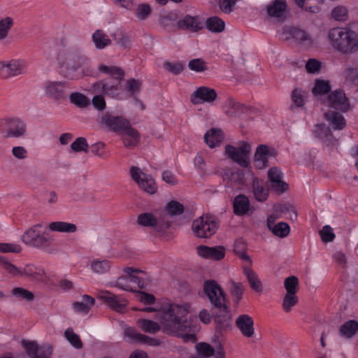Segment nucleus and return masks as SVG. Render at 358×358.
Segmentation results:
<instances>
[{"instance_id":"7","label":"nucleus","mask_w":358,"mask_h":358,"mask_svg":"<svg viewBox=\"0 0 358 358\" xmlns=\"http://www.w3.org/2000/svg\"><path fill=\"white\" fill-rule=\"evenodd\" d=\"M99 70L103 73L109 74L113 78V81L105 82L104 94L113 98L117 97L120 94V81L122 79L124 73L123 70L117 66H108L101 64Z\"/></svg>"},{"instance_id":"52","label":"nucleus","mask_w":358,"mask_h":358,"mask_svg":"<svg viewBox=\"0 0 358 358\" xmlns=\"http://www.w3.org/2000/svg\"><path fill=\"white\" fill-rule=\"evenodd\" d=\"M244 288L241 282H231L230 292L234 298V302L238 304L242 299Z\"/></svg>"},{"instance_id":"55","label":"nucleus","mask_w":358,"mask_h":358,"mask_svg":"<svg viewBox=\"0 0 358 358\" xmlns=\"http://www.w3.org/2000/svg\"><path fill=\"white\" fill-rule=\"evenodd\" d=\"M151 14V8L148 4H139L135 10L136 17L140 20H146Z\"/></svg>"},{"instance_id":"37","label":"nucleus","mask_w":358,"mask_h":358,"mask_svg":"<svg viewBox=\"0 0 358 358\" xmlns=\"http://www.w3.org/2000/svg\"><path fill=\"white\" fill-rule=\"evenodd\" d=\"M331 90V87L328 80L316 79L312 92L314 96H322L328 94Z\"/></svg>"},{"instance_id":"16","label":"nucleus","mask_w":358,"mask_h":358,"mask_svg":"<svg viewBox=\"0 0 358 358\" xmlns=\"http://www.w3.org/2000/svg\"><path fill=\"white\" fill-rule=\"evenodd\" d=\"M97 297L117 312H122L127 306V301L125 299L109 291H100Z\"/></svg>"},{"instance_id":"38","label":"nucleus","mask_w":358,"mask_h":358,"mask_svg":"<svg viewBox=\"0 0 358 358\" xmlns=\"http://www.w3.org/2000/svg\"><path fill=\"white\" fill-rule=\"evenodd\" d=\"M358 330V322L351 320L344 323L340 328L341 336L350 338H352Z\"/></svg>"},{"instance_id":"30","label":"nucleus","mask_w":358,"mask_h":358,"mask_svg":"<svg viewBox=\"0 0 358 358\" xmlns=\"http://www.w3.org/2000/svg\"><path fill=\"white\" fill-rule=\"evenodd\" d=\"M250 208L248 198L243 194L236 196L234 201V211L238 215H243L248 213Z\"/></svg>"},{"instance_id":"22","label":"nucleus","mask_w":358,"mask_h":358,"mask_svg":"<svg viewBox=\"0 0 358 358\" xmlns=\"http://www.w3.org/2000/svg\"><path fill=\"white\" fill-rule=\"evenodd\" d=\"M236 325L241 334L246 338L252 337L255 334L253 319L248 315H239L236 320Z\"/></svg>"},{"instance_id":"24","label":"nucleus","mask_w":358,"mask_h":358,"mask_svg":"<svg viewBox=\"0 0 358 358\" xmlns=\"http://www.w3.org/2000/svg\"><path fill=\"white\" fill-rule=\"evenodd\" d=\"M273 155L267 145L263 144L258 145L254 156L255 166L259 169L266 167L268 166V157Z\"/></svg>"},{"instance_id":"21","label":"nucleus","mask_w":358,"mask_h":358,"mask_svg":"<svg viewBox=\"0 0 358 358\" xmlns=\"http://www.w3.org/2000/svg\"><path fill=\"white\" fill-rule=\"evenodd\" d=\"M313 134L315 138L320 139L326 145H332L337 142V140L333 136L331 129L324 123L315 124Z\"/></svg>"},{"instance_id":"26","label":"nucleus","mask_w":358,"mask_h":358,"mask_svg":"<svg viewBox=\"0 0 358 358\" xmlns=\"http://www.w3.org/2000/svg\"><path fill=\"white\" fill-rule=\"evenodd\" d=\"M177 24L180 29H188L193 32L198 31L203 28L198 17H193L189 15H187L182 20H179Z\"/></svg>"},{"instance_id":"44","label":"nucleus","mask_w":358,"mask_h":358,"mask_svg":"<svg viewBox=\"0 0 358 358\" xmlns=\"http://www.w3.org/2000/svg\"><path fill=\"white\" fill-rule=\"evenodd\" d=\"M41 227V224H36L32 228L28 229L22 236V241L30 245H33L36 238L39 234L40 231H38V228Z\"/></svg>"},{"instance_id":"33","label":"nucleus","mask_w":358,"mask_h":358,"mask_svg":"<svg viewBox=\"0 0 358 358\" xmlns=\"http://www.w3.org/2000/svg\"><path fill=\"white\" fill-rule=\"evenodd\" d=\"M124 335L129 338L131 341L139 343H147L152 345L155 342V339L150 338L148 336L137 332L135 329L129 327L127 328L124 331Z\"/></svg>"},{"instance_id":"42","label":"nucleus","mask_w":358,"mask_h":358,"mask_svg":"<svg viewBox=\"0 0 358 358\" xmlns=\"http://www.w3.org/2000/svg\"><path fill=\"white\" fill-rule=\"evenodd\" d=\"M64 337L74 348L80 350L83 348V343L80 336L74 332L71 327L66 329Z\"/></svg>"},{"instance_id":"39","label":"nucleus","mask_w":358,"mask_h":358,"mask_svg":"<svg viewBox=\"0 0 358 358\" xmlns=\"http://www.w3.org/2000/svg\"><path fill=\"white\" fill-rule=\"evenodd\" d=\"M224 22L219 17H210L206 20V27L211 32H222L224 31Z\"/></svg>"},{"instance_id":"9","label":"nucleus","mask_w":358,"mask_h":358,"mask_svg":"<svg viewBox=\"0 0 358 358\" xmlns=\"http://www.w3.org/2000/svg\"><path fill=\"white\" fill-rule=\"evenodd\" d=\"M1 132L6 138H18L27 134L26 124L18 118L3 119L0 122Z\"/></svg>"},{"instance_id":"3","label":"nucleus","mask_w":358,"mask_h":358,"mask_svg":"<svg viewBox=\"0 0 358 358\" xmlns=\"http://www.w3.org/2000/svg\"><path fill=\"white\" fill-rule=\"evenodd\" d=\"M330 45L344 55L358 51V34L348 27H335L328 32Z\"/></svg>"},{"instance_id":"34","label":"nucleus","mask_w":358,"mask_h":358,"mask_svg":"<svg viewBox=\"0 0 358 358\" xmlns=\"http://www.w3.org/2000/svg\"><path fill=\"white\" fill-rule=\"evenodd\" d=\"M273 210L277 218L280 217L283 214H289L291 220L296 219V211L294 206L289 203L275 204L273 206Z\"/></svg>"},{"instance_id":"10","label":"nucleus","mask_w":358,"mask_h":358,"mask_svg":"<svg viewBox=\"0 0 358 358\" xmlns=\"http://www.w3.org/2000/svg\"><path fill=\"white\" fill-rule=\"evenodd\" d=\"M192 227L197 237L207 238L215 233L217 224L211 217L201 216L193 222Z\"/></svg>"},{"instance_id":"6","label":"nucleus","mask_w":358,"mask_h":358,"mask_svg":"<svg viewBox=\"0 0 358 358\" xmlns=\"http://www.w3.org/2000/svg\"><path fill=\"white\" fill-rule=\"evenodd\" d=\"M250 144L241 141L238 146L227 145L225 146V155L229 159L243 168H248L250 164Z\"/></svg>"},{"instance_id":"64","label":"nucleus","mask_w":358,"mask_h":358,"mask_svg":"<svg viewBox=\"0 0 358 358\" xmlns=\"http://www.w3.org/2000/svg\"><path fill=\"white\" fill-rule=\"evenodd\" d=\"M52 241V238H50L49 236H48L45 234H39L38 235L37 238H36V241H34L32 246H35L37 248H45V247H48L50 244V243Z\"/></svg>"},{"instance_id":"11","label":"nucleus","mask_w":358,"mask_h":358,"mask_svg":"<svg viewBox=\"0 0 358 358\" xmlns=\"http://www.w3.org/2000/svg\"><path fill=\"white\" fill-rule=\"evenodd\" d=\"M132 179L138 185L139 187L145 192L153 194L157 190V186L150 175L143 173L138 167L132 166L130 169Z\"/></svg>"},{"instance_id":"2","label":"nucleus","mask_w":358,"mask_h":358,"mask_svg":"<svg viewBox=\"0 0 358 358\" xmlns=\"http://www.w3.org/2000/svg\"><path fill=\"white\" fill-rule=\"evenodd\" d=\"M203 291L212 305V314L215 322L227 324L231 318L230 311L226 305V294L221 287L213 280H207Z\"/></svg>"},{"instance_id":"1","label":"nucleus","mask_w":358,"mask_h":358,"mask_svg":"<svg viewBox=\"0 0 358 358\" xmlns=\"http://www.w3.org/2000/svg\"><path fill=\"white\" fill-rule=\"evenodd\" d=\"M189 309L188 304L184 306L170 304L163 308L157 315L156 318L160 322L161 327L158 323L147 319H139L137 324L146 333L156 334L162 327L163 331L166 334H178L185 341H194L195 335L188 333L190 329L187 321Z\"/></svg>"},{"instance_id":"14","label":"nucleus","mask_w":358,"mask_h":358,"mask_svg":"<svg viewBox=\"0 0 358 358\" xmlns=\"http://www.w3.org/2000/svg\"><path fill=\"white\" fill-rule=\"evenodd\" d=\"M24 73V64L22 61L12 59L8 62H0V77L8 78Z\"/></svg>"},{"instance_id":"43","label":"nucleus","mask_w":358,"mask_h":358,"mask_svg":"<svg viewBox=\"0 0 358 358\" xmlns=\"http://www.w3.org/2000/svg\"><path fill=\"white\" fill-rule=\"evenodd\" d=\"M72 103L79 108H86L90 104V99L83 94L80 92H73L69 96Z\"/></svg>"},{"instance_id":"19","label":"nucleus","mask_w":358,"mask_h":358,"mask_svg":"<svg viewBox=\"0 0 358 358\" xmlns=\"http://www.w3.org/2000/svg\"><path fill=\"white\" fill-rule=\"evenodd\" d=\"M268 176L271 183V188L278 194H282L288 189V185L282 181V173L277 167H272L268 170Z\"/></svg>"},{"instance_id":"35","label":"nucleus","mask_w":358,"mask_h":358,"mask_svg":"<svg viewBox=\"0 0 358 358\" xmlns=\"http://www.w3.org/2000/svg\"><path fill=\"white\" fill-rule=\"evenodd\" d=\"M49 229L53 231L73 233L77 231V227L73 223L65 222H53L49 224Z\"/></svg>"},{"instance_id":"32","label":"nucleus","mask_w":358,"mask_h":358,"mask_svg":"<svg viewBox=\"0 0 358 358\" xmlns=\"http://www.w3.org/2000/svg\"><path fill=\"white\" fill-rule=\"evenodd\" d=\"M204 139L210 148H214L223 139L222 131L220 129L213 128L206 133Z\"/></svg>"},{"instance_id":"29","label":"nucleus","mask_w":358,"mask_h":358,"mask_svg":"<svg viewBox=\"0 0 358 358\" xmlns=\"http://www.w3.org/2000/svg\"><path fill=\"white\" fill-rule=\"evenodd\" d=\"M252 192L255 199L259 201H264L268 196V189L264 187V182L257 178L252 180Z\"/></svg>"},{"instance_id":"31","label":"nucleus","mask_w":358,"mask_h":358,"mask_svg":"<svg viewBox=\"0 0 358 358\" xmlns=\"http://www.w3.org/2000/svg\"><path fill=\"white\" fill-rule=\"evenodd\" d=\"M95 300L92 296L85 294L81 301H76L73 303V308L77 313L87 314L91 308L94 305Z\"/></svg>"},{"instance_id":"15","label":"nucleus","mask_w":358,"mask_h":358,"mask_svg":"<svg viewBox=\"0 0 358 358\" xmlns=\"http://www.w3.org/2000/svg\"><path fill=\"white\" fill-rule=\"evenodd\" d=\"M68 89L67 83L62 81H48L45 85L46 95L54 100L66 98Z\"/></svg>"},{"instance_id":"49","label":"nucleus","mask_w":358,"mask_h":358,"mask_svg":"<svg viewBox=\"0 0 358 358\" xmlns=\"http://www.w3.org/2000/svg\"><path fill=\"white\" fill-rule=\"evenodd\" d=\"M13 25V20L6 17L0 20V41L5 39Z\"/></svg>"},{"instance_id":"58","label":"nucleus","mask_w":358,"mask_h":358,"mask_svg":"<svg viewBox=\"0 0 358 358\" xmlns=\"http://www.w3.org/2000/svg\"><path fill=\"white\" fill-rule=\"evenodd\" d=\"M188 67L194 71L202 72L207 70L206 63L201 59H194L189 62Z\"/></svg>"},{"instance_id":"40","label":"nucleus","mask_w":358,"mask_h":358,"mask_svg":"<svg viewBox=\"0 0 358 358\" xmlns=\"http://www.w3.org/2000/svg\"><path fill=\"white\" fill-rule=\"evenodd\" d=\"M137 223L145 227H157V220L151 213H143L138 215Z\"/></svg>"},{"instance_id":"53","label":"nucleus","mask_w":358,"mask_h":358,"mask_svg":"<svg viewBox=\"0 0 358 358\" xmlns=\"http://www.w3.org/2000/svg\"><path fill=\"white\" fill-rule=\"evenodd\" d=\"M345 82L349 85L358 86V70L357 68H348L344 72Z\"/></svg>"},{"instance_id":"61","label":"nucleus","mask_w":358,"mask_h":358,"mask_svg":"<svg viewBox=\"0 0 358 358\" xmlns=\"http://www.w3.org/2000/svg\"><path fill=\"white\" fill-rule=\"evenodd\" d=\"M331 15L337 21H345L347 19L348 10L344 6L335 7L331 12Z\"/></svg>"},{"instance_id":"12","label":"nucleus","mask_w":358,"mask_h":358,"mask_svg":"<svg viewBox=\"0 0 358 358\" xmlns=\"http://www.w3.org/2000/svg\"><path fill=\"white\" fill-rule=\"evenodd\" d=\"M284 33L289 34L298 44L306 48H312L314 45V38L304 29L288 27L284 29Z\"/></svg>"},{"instance_id":"60","label":"nucleus","mask_w":358,"mask_h":358,"mask_svg":"<svg viewBox=\"0 0 358 358\" xmlns=\"http://www.w3.org/2000/svg\"><path fill=\"white\" fill-rule=\"evenodd\" d=\"M110 285L125 291L136 292V290L129 285L128 278L126 276L118 278V279L115 282H112Z\"/></svg>"},{"instance_id":"57","label":"nucleus","mask_w":358,"mask_h":358,"mask_svg":"<svg viewBox=\"0 0 358 358\" xmlns=\"http://www.w3.org/2000/svg\"><path fill=\"white\" fill-rule=\"evenodd\" d=\"M321 239L324 243L332 242L336 236L333 231V229L329 225H325L320 231Z\"/></svg>"},{"instance_id":"17","label":"nucleus","mask_w":358,"mask_h":358,"mask_svg":"<svg viewBox=\"0 0 358 358\" xmlns=\"http://www.w3.org/2000/svg\"><path fill=\"white\" fill-rule=\"evenodd\" d=\"M21 343L29 358H50L52 352L50 347L40 348L36 341L25 340H22Z\"/></svg>"},{"instance_id":"4","label":"nucleus","mask_w":358,"mask_h":358,"mask_svg":"<svg viewBox=\"0 0 358 358\" xmlns=\"http://www.w3.org/2000/svg\"><path fill=\"white\" fill-rule=\"evenodd\" d=\"M101 123L110 130L120 134L125 147L133 148L139 142V133L131 127L129 122L123 117L113 116L106 113L101 117Z\"/></svg>"},{"instance_id":"59","label":"nucleus","mask_w":358,"mask_h":358,"mask_svg":"<svg viewBox=\"0 0 358 358\" xmlns=\"http://www.w3.org/2000/svg\"><path fill=\"white\" fill-rule=\"evenodd\" d=\"M305 92L300 89H294L292 91L291 98L294 104L298 107H301L304 104Z\"/></svg>"},{"instance_id":"54","label":"nucleus","mask_w":358,"mask_h":358,"mask_svg":"<svg viewBox=\"0 0 358 358\" xmlns=\"http://www.w3.org/2000/svg\"><path fill=\"white\" fill-rule=\"evenodd\" d=\"M298 302V297L296 294H286L282 301V308L285 312L288 313Z\"/></svg>"},{"instance_id":"56","label":"nucleus","mask_w":358,"mask_h":358,"mask_svg":"<svg viewBox=\"0 0 358 358\" xmlns=\"http://www.w3.org/2000/svg\"><path fill=\"white\" fill-rule=\"evenodd\" d=\"M196 350L199 355L204 357H211L215 354V349L206 343H200L196 345Z\"/></svg>"},{"instance_id":"47","label":"nucleus","mask_w":358,"mask_h":358,"mask_svg":"<svg viewBox=\"0 0 358 358\" xmlns=\"http://www.w3.org/2000/svg\"><path fill=\"white\" fill-rule=\"evenodd\" d=\"M284 287L286 294H296L299 289V279L294 275L287 277L285 280Z\"/></svg>"},{"instance_id":"18","label":"nucleus","mask_w":358,"mask_h":358,"mask_svg":"<svg viewBox=\"0 0 358 358\" xmlns=\"http://www.w3.org/2000/svg\"><path fill=\"white\" fill-rule=\"evenodd\" d=\"M328 106L336 110L346 112L349 109L350 103L343 91L336 90L329 95Z\"/></svg>"},{"instance_id":"48","label":"nucleus","mask_w":358,"mask_h":358,"mask_svg":"<svg viewBox=\"0 0 358 358\" xmlns=\"http://www.w3.org/2000/svg\"><path fill=\"white\" fill-rule=\"evenodd\" d=\"M11 293L15 297L21 300L32 301L34 299V294L22 287H15L12 290Z\"/></svg>"},{"instance_id":"36","label":"nucleus","mask_w":358,"mask_h":358,"mask_svg":"<svg viewBox=\"0 0 358 358\" xmlns=\"http://www.w3.org/2000/svg\"><path fill=\"white\" fill-rule=\"evenodd\" d=\"M244 274L246 275L251 288L257 292H262L263 286L257 275L250 268H245Z\"/></svg>"},{"instance_id":"8","label":"nucleus","mask_w":358,"mask_h":358,"mask_svg":"<svg viewBox=\"0 0 358 358\" xmlns=\"http://www.w3.org/2000/svg\"><path fill=\"white\" fill-rule=\"evenodd\" d=\"M0 265L10 275L13 276L26 275L36 280H43L45 272L43 269L37 268L33 265H27L23 270H20L10 263L4 257L0 256Z\"/></svg>"},{"instance_id":"27","label":"nucleus","mask_w":358,"mask_h":358,"mask_svg":"<svg viewBox=\"0 0 358 358\" xmlns=\"http://www.w3.org/2000/svg\"><path fill=\"white\" fill-rule=\"evenodd\" d=\"M325 120L335 130H342L346 125L344 117L335 111H328L324 113Z\"/></svg>"},{"instance_id":"20","label":"nucleus","mask_w":358,"mask_h":358,"mask_svg":"<svg viewBox=\"0 0 358 358\" xmlns=\"http://www.w3.org/2000/svg\"><path fill=\"white\" fill-rule=\"evenodd\" d=\"M287 7L286 0H274L266 6L268 16L278 22H282L285 19Z\"/></svg>"},{"instance_id":"51","label":"nucleus","mask_w":358,"mask_h":358,"mask_svg":"<svg viewBox=\"0 0 358 358\" xmlns=\"http://www.w3.org/2000/svg\"><path fill=\"white\" fill-rule=\"evenodd\" d=\"M88 148L89 145L86 138L84 137L77 138L71 145L72 150L76 152H85V153H87Z\"/></svg>"},{"instance_id":"45","label":"nucleus","mask_w":358,"mask_h":358,"mask_svg":"<svg viewBox=\"0 0 358 358\" xmlns=\"http://www.w3.org/2000/svg\"><path fill=\"white\" fill-rule=\"evenodd\" d=\"M142 83L139 80L134 78L129 79L127 81L125 85V90L129 93L130 96H136V94L140 92Z\"/></svg>"},{"instance_id":"63","label":"nucleus","mask_w":358,"mask_h":358,"mask_svg":"<svg viewBox=\"0 0 358 358\" xmlns=\"http://www.w3.org/2000/svg\"><path fill=\"white\" fill-rule=\"evenodd\" d=\"M22 250L21 246L17 244L0 243V252L19 253Z\"/></svg>"},{"instance_id":"23","label":"nucleus","mask_w":358,"mask_h":358,"mask_svg":"<svg viewBox=\"0 0 358 358\" xmlns=\"http://www.w3.org/2000/svg\"><path fill=\"white\" fill-rule=\"evenodd\" d=\"M277 219L275 215H271L267 218V227L268 229L276 236L285 238L288 236L290 231L289 226L287 223L280 222L275 224Z\"/></svg>"},{"instance_id":"28","label":"nucleus","mask_w":358,"mask_h":358,"mask_svg":"<svg viewBox=\"0 0 358 358\" xmlns=\"http://www.w3.org/2000/svg\"><path fill=\"white\" fill-rule=\"evenodd\" d=\"M92 41L98 50H103L112 43V41L102 29H97L92 34Z\"/></svg>"},{"instance_id":"41","label":"nucleus","mask_w":358,"mask_h":358,"mask_svg":"<svg viewBox=\"0 0 358 358\" xmlns=\"http://www.w3.org/2000/svg\"><path fill=\"white\" fill-rule=\"evenodd\" d=\"M111 36L116 44L120 45L124 49L130 48L131 38L122 30H117L111 34Z\"/></svg>"},{"instance_id":"5","label":"nucleus","mask_w":358,"mask_h":358,"mask_svg":"<svg viewBox=\"0 0 358 358\" xmlns=\"http://www.w3.org/2000/svg\"><path fill=\"white\" fill-rule=\"evenodd\" d=\"M87 58L82 54L80 50L72 48L68 50L62 61V67L64 71V76L71 80H78L86 74L78 72L79 69L86 63Z\"/></svg>"},{"instance_id":"13","label":"nucleus","mask_w":358,"mask_h":358,"mask_svg":"<svg viewBox=\"0 0 358 358\" xmlns=\"http://www.w3.org/2000/svg\"><path fill=\"white\" fill-rule=\"evenodd\" d=\"M216 91L208 87L201 86L198 87L191 95L190 100L194 105L203 103H213L217 99Z\"/></svg>"},{"instance_id":"62","label":"nucleus","mask_w":358,"mask_h":358,"mask_svg":"<svg viewBox=\"0 0 358 358\" xmlns=\"http://www.w3.org/2000/svg\"><path fill=\"white\" fill-rule=\"evenodd\" d=\"M239 0H220L219 6L220 10L224 13H230L233 11V8Z\"/></svg>"},{"instance_id":"50","label":"nucleus","mask_w":358,"mask_h":358,"mask_svg":"<svg viewBox=\"0 0 358 358\" xmlns=\"http://www.w3.org/2000/svg\"><path fill=\"white\" fill-rule=\"evenodd\" d=\"M166 210L169 215H179L184 212V206L178 201H171L167 203Z\"/></svg>"},{"instance_id":"46","label":"nucleus","mask_w":358,"mask_h":358,"mask_svg":"<svg viewBox=\"0 0 358 358\" xmlns=\"http://www.w3.org/2000/svg\"><path fill=\"white\" fill-rule=\"evenodd\" d=\"M91 268L96 273L103 274L109 271L110 268V263L106 259L96 260L92 262Z\"/></svg>"},{"instance_id":"25","label":"nucleus","mask_w":358,"mask_h":358,"mask_svg":"<svg viewBox=\"0 0 358 358\" xmlns=\"http://www.w3.org/2000/svg\"><path fill=\"white\" fill-rule=\"evenodd\" d=\"M245 106L238 101H236L231 97H229L224 101L223 105V110L224 113L230 117H240L244 113Z\"/></svg>"}]
</instances>
